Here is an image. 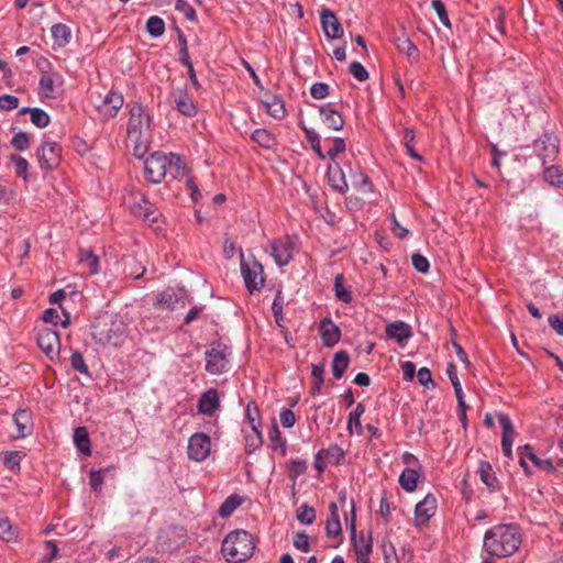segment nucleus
I'll return each instance as SVG.
<instances>
[{
    "instance_id": "37",
    "label": "nucleus",
    "mask_w": 563,
    "mask_h": 563,
    "mask_svg": "<svg viewBox=\"0 0 563 563\" xmlns=\"http://www.w3.org/2000/svg\"><path fill=\"white\" fill-rule=\"evenodd\" d=\"M300 126L305 132L306 139L310 144L311 148L313 150V152L320 159H324L325 154L321 150V141L319 134L313 129H309L303 124H300Z\"/></svg>"
},
{
    "instance_id": "53",
    "label": "nucleus",
    "mask_w": 563,
    "mask_h": 563,
    "mask_svg": "<svg viewBox=\"0 0 563 563\" xmlns=\"http://www.w3.org/2000/svg\"><path fill=\"white\" fill-rule=\"evenodd\" d=\"M431 5H432L433 10L437 12L439 20L441 21L443 26L451 29L452 27L451 21L449 19L446 8H445L444 3L442 2V0H432Z\"/></svg>"
},
{
    "instance_id": "24",
    "label": "nucleus",
    "mask_w": 563,
    "mask_h": 563,
    "mask_svg": "<svg viewBox=\"0 0 563 563\" xmlns=\"http://www.w3.org/2000/svg\"><path fill=\"white\" fill-rule=\"evenodd\" d=\"M13 422L16 428V433L14 438L21 439L25 438L31 433L32 430V416L31 412L26 409H19L13 415Z\"/></svg>"
},
{
    "instance_id": "4",
    "label": "nucleus",
    "mask_w": 563,
    "mask_h": 563,
    "mask_svg": "<svg viewBox=\"0 0 563 563\" xmlns=\"http://www.w3.org/2000/svg\"><path fill=\"white\" fill-rule=\"evenodd\" d=\"M48 70L38 66L41 78L38 81V95L42 98L54 99L62 92L64 78L58 71L51 70L52 66L44 59Z\"/></svg>"
},
{
    "instance_id": "31",
    "label": "nucleus",
    "mask_w": 563,
    "mask_h": 563,
    "mask_svg": "<svg viewBox=\"0 0 563 563\" xmlns=\"http://www.w3.org/2000/svg\"><path fill=\"white\" fill-rule=\"evenodd\" d=\"M478 473L481 481L489 488L490 492H494L498 481L490 463L481 461L478 464Z\"/></svg>"
},
{
    "instance_id": "51",
    "label": "nucleus",
    "mask_w": 563,
    "mask_h": 563,
    "mask_svg": "<svg viewBox=\"0 0 563 563\" xmlns=\"http://www.w3.org/2000/svg\"><path fill=\"white\" fill-rule=\"evenodd\" d=\"M365 411V406L361 402L356 405L354 410L349 416L347 430L353 433V427L361 429V417Z\"/></svg>"
},
{
    "instance_id": "25",
    "label": "nucleus",
    "mask_w": 563,
    "mask_h": 563,
    "mask_svg": "<svg viewBox=\"0 0 563 563\" xmlns=\"http://www.w3.org/2000/svg\"><path fill=\"white\" fill-rule=\"evenodd\" d=\"M397 49L404 53L411 64H417L420 59V52L416 44L408 37L397 38L395 42Z\"/></svg>"
},
{
    "instance_id": "2",
    "label": "nucleus",
    "mask_w": 563,
    "mask_h": 563,
    "mask_svg": "<svg viewBox=\"0 0 563 563\" xmlns=\"http://www.w3.org/2000/svg\"><path fill=\"white\" fill-rule=\"evenodd\" d=\"M254 550L253 536L243 529L229 532L221 544V553L229 563L245 562L253 555Z\"/></svg>"
},
{
    "instance_id": "46",
    "label": "nucleus",
    "mask_w": 563,
    "mask_h": 563,
    "mask_svg": "<svg viewBox=\"0 0 563 563\" xmlns=\"http://www.w3.org/2000/svg\"><path fill=\"white\" fill-rule=\"evenodd\" d=\"M70 365L74 371L84 374L86 376H91L89 367L87 366L84 356L79 351H74L70 356Z\"/></svg>"
},
{
    "instance_id": "13",
    "label": "nucleus",
    "mask_w": 563,
    "mask_h": 563,
    "mask_svg": "<svg viewBox=\"0 0 563 563\" xmlns=\"http://www.w3.org/2000/svg\"><path fill=\"white\" fill-rule=\"evenodd\" d=\"M351 512L352 518L350 522V530H351V541L354 548V552L356 558H365L369 556L373 550V540L371 533L365 538L363 533H361L358 537L356 536V527H355V510H354V503H351Z\"/></svg>"
},
{
    "instance_id": "6",
    "label": "nucleus",
    "mask_w": 563,
    "mask_h": 563,
    "mask_svg": "<svg viewBox=\"0 0 563 563\" xmlns=\"http://www.w3.org/2000/svg\"><path fill=\"white\" fill-rule=\"evenodd\" d=\"M534 155L541 161L542 165L554 162L560 152V140L556 135L544 132L532 143Z\"/></svg>"
},
{
    "instance_id": "10",
    "label": "nucleus",
    "mask_w": 563,
    "mask_h": 563,
    "mask_svg": "<svg viewBox=\"0 0 563 563\" xmlns=\"http://www.w3.org/2000/svg\"><path fill=\"white\" fill-rule=\"evenodd\" d=\"M168 154L155 152L144 162V173L148 181L159 184L167 175Z\"/></svg>"
},
{
    "instance_id": "5",
    "label": "nucleus",
    "mask_w": 563,
    "mask_h": 563,
    "mask_svg": "<svg viewBox=\"0 0 563 563\" xmlns=\"http://www.w3.org/2000/svg\"><path fill=\"white\" fill-rule=\"evenodd\" d=\"M151 117L146 113V109L141 103H135L130 110V119L128 122L129 140H136L145 136L150 131Z\"/></svg>"
},
{
    "instance_id": "8",
    "label": "nucleus",
    "mask_w": 563,
    "mask_h": 563,
    "mask_svg": "<svg viewBox=\"0 0 563 563\" xmlns=\"http://www.w3.org/2000/svg\"><path fill=\"white\" fill-rule=\"evenodd\" d=\"M241 255V274L244 279L246 289L252 294L258 291L264 286V268L263 265L253 258L252 262L244 260L243 251L240 250Z\"/></svg>"
},
{
    "instance_id": "26",
    "label": "nucleus",
    "mask_w": 563,
    "mask_h": 563,
    "mask_svg": "<svg viewBox=\"0 0 563 563\" xmlns=\"http://www.w3.org/2000/svg\"><path fill=\"white\" fill-rule=\"evenodd\" d=\"M543 180L552 187L563 189V169L559 165H550L543 169Z\"/></svg>"
},
{
    "instance_id": "45",
    "label": "nucleus",
    "mask_w": 563,
    "mask_h": 563,
    "mask_svg": "<svg viewBox=\"0 0 563 563\" xmlns=\"http://www.w3.org/2000/svg\"><path fill=\"white\" fill-rule=\"evenodd\" d=\"M0 539L10 542L16 539V530L7 517L0 515Z\"/></svg>"
},
{
    "instance_id": "19",
    "label": "nucleus",
    "mask_w": 563,
    "mask_h": 563,
    "mask_svg": "<svg viewBox=\"0 0 563 563\" xmlns=\"http://www.w3.org/2000/svg\"><path fill=\"white\" fill-rule=\"evenodd\" d=\"M220 407L219 393L216 388H209L198 399V412L205 416H212Z\"/></svg>"
},
{
    "instance_id": "61",
    "label": "nucleus",
    "mask_w": 563,
    "mask_h": 563,
    "mask_svg": "<svg viewBox=\"0 0 563 563\" xmlns=\"http://www.w3.org/2000/svg\"><path fill=\"white\" fill-rule=\"evenodd\" d=\"M330 93V87L325 82H314L310 88V95L313 99H324Z\"/></svg>"
},
{
    "instance_id": "17",
    "label": "nucleus",
    "mask_w": 563,
    "mask_h": 563,
    "mask_svg": "<svg viewBox=\"0 0 563 563\" xmlns=\"http://www.w3.org/2000/svg\"><path fill=\"white\" fill-rule=\"evenodd\" d=\"M321 26L328 38L336 40L343 36V27L330 9H322L320 13Z\"/></svg>"
},
{
    "instance_id": "47",
    "label": "nucleus",
    "mask_w": 563,
    "mask_h": 563,
    "mask_svg": "<svg viewBox=\"0 0 563 563\" xmlns=\"http://www.w3.org/2000/svg\"><path fill=\"white\" fill-rule=\"evenodd\" d=\"M499 423L503 428L501 440L514 441L515 429L511 419L506 413L498 415Z\"/></svg>"
},
{
    "instance_id": "43",
    "label": "nucleus",
    "mask_w": 563,
    "mask_h": 563,
    "mask_svg": "<svg viewBox=\"0 0 563 563\" xmlns=\"http://www.w3.org/2000/svg\"><path fill=\"white\" fill-rule=\"evenodd\" d=\"M263 444L261 428L252 430L251 433L245 435V452L253 453Z\"/></svg>"
},
{
    "instance_id": "55",
    "label": "nucleus",
    "mask_w": 563,
    "mask_h": 563,
    "mask_svg": "<svg viewBox=\"0 0 563 563\" xmlns=\"http://www.w3.org/2000/svg\"><path fill=\"white\" fill-rule=\"evenodd\" d=\"M388 219L390 221V231L393 234L400 240L406 239L409 234V231L398 222L394 212H390Z\"/></svg>"
},
{
    "instance_id": "7",
    "label": "nucleus",
    "mask_w": 563,
    "mask_h": 563,
    "mask_svg": "<svg viewBox=\"0 0 563 563\" xmlns=\"http://www.w3.org/2000/svg\"><path fill=\"white\" fill-rule=\"evenodd\" d=\"M297 238L291 235H284L274 239L269 243V254L279 267L288 265L292 258L296 250Z\"/></svg>"
},
{
    "instance_id": "54",
    "label": "nucleus",
    "mask_w": 563,
    "mask_h": 563,
    "mask_svg": "<svg viewBox=\"0 0 563 563\" xmlns=\"http://www.w3.org/2000/svg\"><path fill=\"white\" fill-rule=\"evenodd\" d=\"M175 9L181 12L187 20L197 22L196 10L186 0H176Z\"/></svg>"
},
{
    "instance_id": "56",
    "label": "nucleus",
    "mask_w": 563,
    "mask_h": 563,
    "mask_svg": "<svg viewBox=\"0 0 563 563\" xmlns=\"http://www.w3.org/2000/svg\"><path fill=\"white\" fill-rule=\"evenodd\" d=\"M382 550L384 563H399L396 549L390 541H383Z\"/></svg>"
},
{
    "instance_id": "3",
    "label": "nucleus",
    "mask_w": 563,
    "mask_h": 563,
    "mask_svg": "<svg viewBox=\"0 0 563 563\" xmlns=\"http://www.w3.org/2000/svg\"><path fill=\"white\" fill-rule=\"evenodd\" d=\"M231 350L221 342H212L206 351V371L211 375H219L229 369Z\"/></svg>"
},
{
    "instance_id": "30",
    "label": "nucleus",
    "mask_w": 563,
    "mask_h": 563,
    "mask_svg": "<svg viewBox=\"0 0 563 563\" xmlns=\"http://www.w3.org/2000/svg\"><path fill=\"white\" fill-rule=\"evenodd\" d=\"M519 454V463L523 467L526 473H529L528 465L526 463V457L529 459L534 465L542 466L543 464L550 465L549 461H541L537 454L534 453L533 448L530 444H526L523 446L518 448Z\"/></svg>"
},
{
    "instance_id": "32",
    "label": "nucleus",
    "mask_w": 563,
    "mask_h": 563,
    "mask_svg": "<svg viewBox=\"0 0 563 563\" xmlns=\"http://www.w3.org/2000/svg\"><path fill=\"white\" fill-rule=\"evenodd\" d=\"M350 364V356L346 351H338L332 361V374L336 379L343 377L347 366Z\"/></svg>"
},
{
    "instance_id": "60",
    "label": "nucleus",
    "mask_w": 563,
    "mask_h": 563,
    "mask_svg": "<svg viewBox=\"0 0 563 563\" xmlns=\"http://www.w3.org/2000/svg\"><path fill=\"white\" fill-rule=\"evenodd\" d=\"M346 148L345 141L342 137H334L333 146L328 151L325 157L328 156L333 163L339 154L343 153Z\"/></svg>"
},
{
    "instance_id": "50",
    "label": "nucleus",
    "mask_w": 563,
    "mask_h": 563,
    "mask_svg": "<svg viewBox=\"0 0 563 563\" xmlns=\"http://www.w3.org/2000/svg\"><path fill=\"white\" fill-rule=\"evenodd\" d=\"M245 418L252 430L261 428L260 411L254 402H250L245 409Z\"/></svg>"
},
{
    "instance_id": "36",
    "label": "nucleus",
    "mask_w": 563,
    "mask_h": 563,
    "mask_svg": "<svg viewBox=\"0 0 563 563\" xmlns=\"http://www.w3.org/2000/svg\"><path fill=\"white\" fill-rule=\"evenodd\" d=\"M73 438H74V442H75L77 449L81 453H84L87 456L91 454L90 439H89V434H88V431L86 430V428H84V427L76 428L74 431Z\"/></svg>"
},
{
    "instance_id": "12",
    "label": "nucleus",
    "mask_w": 563,
    "mask_h": 563,
    "mask_svg": "<svg viewBox=\"0 0 563 563\" xmlns=\"http://www.w3.org/2000/svg\"><path fill=\"white\" fill-rule=\"evenodd\" d=\"M41 168L53 170L62 158V146L57 142L43 141L41 147L36 152Z\"/></svg>"
},
{
    "instance_id": "62",
    "label": "nucleus",
    "mask_w": 563,
    "mask_h": 563,
    "mask_svg": "<svg viewBox=\"0 0 563 563\" xmlns=\"http://www.w3.org/2000/svg\"><path fill=\"white\" fill-rule=\"evenodd\" d=\"M12 146L18 151H25L30 145L29 135L25 132L15 133L11 140Z\"/></svg>"
},
{
    "instance_id": "49",
    "label": "nucleus",
    "mask_w": 563,
    "mask_h": 563,
    "mask_svg": "<svg viewBox=\"0 0 563 563\" xmlns=\"http://www.w3.org/2000/svg\"><path fill=\"white\" fill-rule=\"evenodd\" d=\"M296 517L301 523L311 525L316 519V510L311 506L302 504L297 509Z\"/></svg>"
},
{
    "instance_id": "18",
    "label": "nucleus",
    "mask_w": 563,
    "mask_h": 563,
    "mask_svg": "<svg viewBox=\"0 0 563 563\" xmlns=\"http://www.w3.org/2000/svg\"><path fill=\"white\" fill-rule=\"evenodd\" d=\"M319 332L325 347L334 346L341 338V330L331 318H324L320 321Z\"/></svg>"
},
{
    "instance_id": "27",
    "label": "nucleus",
    "mask_w": 563,
    "mask_h": 563,
    "mask_svg": "<svg viewBox=\"0 0 563 563\" xmlns=\"http://www.w3.org/2000/svg\"><path fill=\"white\" fill-rule=\"evenodd\" d=\"M51 34L54 43L59 47H65L71 40V31L69 26L63 23L53 24L51 27Z\"/></svg>"
},
{
    "instance_id": "21",
    "label": "nucleus",
    "mask_w": 563,
    "mask_h": 563,
    "mask_svg": "<svg viewBox=\"0 0 563 563\" xmlns=\"http://www.w3.org/2000/svg\"><path fill=\"white\" fill-rule=\"evenodd\" d=\"M327 178L329 186L339 194H345L349 189L343 169L338 163L328 166Z\"/></svg>"
},
{
    "instance_id": "1",
    "label": "nucleus",
    "mask_w": 563,
    "mask_h": 563,
    "mask_svg": "<svg viewBox=\"0 0 563 563\" xmlns=\"http://www.w3.org/2000/svg\"><path fill=\"white\" fill-rule=\"evenodd\" d=\"M522 536L517 525L500 523L486 531L484 549L487 553L498 558H507L518 551Z\"/></svg>"
},
{
    "instance_id": "52",
    "label": "nucleus",
    "mask_w": 563,
    "mask_h": 563,
    "mask_svg": "<svg viewBox=\"0 0 563 563\" xmlns=\"http://www.w3.org/2000/svg\"><path fill=\"white\" fill-rule=\"evenodd\" d=\"M240 506V501L236 496L228 497L219 508V515L222 518L229 517Z\"/></svg>"
},
{
    "instance_id": "23",
    "label": "nucleus",
    "mask_w": 563,
    "mask_h": 563,
    "mask_svg": "<svg viewBox=\"0 0 563 563\" xmlns=\"http://www.w3.org/2000/svg\"><path fill=\"white\" fill-rule=\"evenodd\" d=\"M265 99L262 101L267 113L276 120H280L285 117V102L284 100L276 95L271 92H265Z\"/></svg>"
},
{
    "instance_id": "16",
    "label": "nucleus",
    "mask_w": 563,
    "mask_h": 563,
    "mask_svg": "<svg viewBox=\"0 0 563 563\" xmlns=\"http://www.w3.org/2000/svg\"><path fill=\"white\" fill-rule=\"evenodd\" d=\"M438 501L433 494H428L415 508L416 526H422L428 522L435 514Z\"/></svg>"
},
{
    "instance_id": "59",
    "label": "nucleus",
    "mask_w": 563,
    "mask_h": 563,
    "mask_svg": "<svg viewBox=\"0 0 563 563\" xmlns=\"http://www.w3.org/2000/svg\"><path fill=\"white\" fill-rule=\"evenodd\" d=\"M349 71L358 81H365L368 78V71L360 62H352Z\"/></svg>"
},
{
    "instance_id": "63",
    "label": "nucleus",
    "mask_w": 563,
    "mask_h": 563,
    "mask_svg": "<svg viewBox=\"0 0 563 563\" xmlns=\"http://www.w3.org/2000/svg\"><path fill=\"white\" fill-rule=\"evenodd\" d=\"M294 547L302 552L310 551L309 537L305 531H298L294 537Z\"/></svg>"
},
{
    "instance_id": "64",
    "label": "nucleus",
    "mask_w": 563,
    "mask_h": 563,
    "mask_svg": "<svg viewBox=\"0 0 563 563\" xmlns=\"http://www.w3.org/2000/svg\"><path fill=\"white\" fill-rule=\"evenodd\" d=\"M418 382L426 388L434 387L431 371L428 367H420L417 372Z\"/></svg>"
},
{
    "instance_id": "20",
    "label": "nucleus",
    "mask_w": 563,
    "mask_h": 563,
    "mask_svg": "<svg viewBox=\"0 0 563 563\" xmlns=\"http://www.w3.org/2000/svg\"><path fill=\"white\" fill-rule=\"evenodd\" d=\"M385 333L388 339H394L400 346L412 336L411 327L404 321H394L386 325Z\"/></svg>"
},
{
    "instance_id": "14",
    "label": "nucleus",
    "mask_w": 563,
    "mask_h": 563,
    "mask_svg": "<svg viewBox=\"0 0 563 563\" xmlns=\"http://www.w3.org/2000/svg\"><path fill=\"white\" fill-rule=\"evenodd\" d=\"M37 344L40 349L51 358L58 356L60 342L56 331L51 329L41 330L37 334Z\"/></svg>"
},
{
    "instance_id": "11",
    "label": "nucleus",
    "mask_w": 563,
    "mask_h": 563,
    "mask_svg": "<svg viewBox=\"0 0 563 563\" xmlns=\"http://www.w3.org/2000/svg\"><path fill=\"white\" fill-rule=\"evenodd\" d=\"M211 452V439L205 432H196L188 440L187 454L189 460L203 462Z\"/></svg>"
},
{
    "instance_id": "41",
    "label": "nucleus",
    "mask_w": 563,
    "mask_h": 563,
    "mask_svg": "<svg viewBox=\"0 0 563 563\" xmlns=\"http://www.w3.org/2000/svg\"><path fill=\"white\" fill-rule=\"evenodd\" d=\"M324 457L330 464L340 465L343 463L345 453L338 444H331L328 449L322 450Z\"/></svg>"
},
{
    "instance_id": "15",
    "label": "nucleus",
    "mask_w": 563,
    "mask_h": 563,
    "mask_svg": "<svg viewBox=\"0 0 563 563\" xmlns=\"http://www.w3.org/2000/svg\"><path fill=\"white\" fill-rule=\"evenodd\" d=\"M123 103L124 98L120 92L109 91L98 107V111L103 120H109L117 117Z\"/></svg>"
},
{
    "instance_id": "39",
    "label": "nucleus",
    "mask_w": 563,
    "mask_h": 563,
    "mask_svg": "<svg viewBox=\"0 0 563 563\" xmlns=\"http://www.w3.org/2000/svg\"><path fill=\"white\" fill-rule=\"evenodd\" d=\"M251 139L264 148H271L275 144L274 135L266 129H256Z\"/></svg>"
},
{
    "instance_id": "48",
    "label": "nucleus",
    "mask_w": 563,
    "mask_h": 563,
    "mask_svg": "<svg viewBox=\"0 0 563 563\" xmlns=\"http://www.w3.org/2000/svg\"><path fill=\"white\" fill-rule=\"evenodd\" d=\"M30 114H31V122L35 126L42 129V128H45V126L48 125V123H49V115L43 109H41V108H32L30 110Z\"/></svg>"
},
{
    "instance_id": "35",
    "label": "nucleus",
    "mask_w": 563,
    "mask_h": 563,
    "mask_svg": "<svg viewBox=\"0 0 563 563\" xmlns=\"http://www.w3.org/2000/svg\"><path fill=\"white\" fill-rule=\"evenodd\" d=\"M170 176L175 179L180 178L183 176H187L186 165L180 155L169 153L168 154V168Z\"/></svg>"
},
{
    "instance_id": "44",
    "label": "nucleus",
    "mask_w": 563,
    "mask_h": 563,
    "mask_svg": "<svg viewBox=\"0 0 563 563\" xmlns=\"http://www.w3.org/2000/svg\"><path fill=\"white\" fill-rule=\"evenodd\" d=\"M323 373H324L323 365L312 364V366H311V376H312L311 393H312V395L320 393L321 387L323 385Z\"/></svg>"
},
{
    "instance_id": "9",
    "label": "nucleus",
    "mask_w": 563,
    "mask_h": 563,
    "mask_svg": "<svg viewBox=\"0 0 563 563\" xmlns=\"http://www.w3.org/2000/svg\"><path fill=\"white\" fill-rule=\"evenodd\" d=\"M130 210L135 217L141 218L151 227H155L156 229L158 228L161 213L143 194L132 196Z\"/></svg>"
},
{
    "instance_id": "28",
    "label": "nucleus",
    "mask_w": 563,
    "mask_h": 563,
    "mask_svg": "<svg viewBox=\"0 0 563 563\" xmlns=\"http://www.w3.org/2000/svg\"><path fill=\"white\" fill-rule=\"evenodd\" d=\"M175 107L179 113L186 117H194L197 113V107L186 91H180L175 98Z\"/></svg>"
},
{
    "instance_id": "29",
    "label": "nucleus",
    "mask_w": 563,
    "mask_h": 563,
    "mask_svg": "<svg viewBox=\"0 0 563 563\" xmlns=\"http://www.w3.org/2000/svg\"><path fill=\"white\" fill-rule=\"evenodd\" d=\"M78 258L79 264L87 268L90 275L99 273V258L91 250L81 249Z\"/></svg>"
},
{
    "instance_id": "42",
    "label": "nucleus",
    "mask_w": 563,
    "mask_h": 563,
    "mask_svg": "<svg viewBox=\"0 0 563 563\" xmlns=\"http://www.w3.org/2000/svg\"><path fill=\"white\" fill-rule=\"evenodd\" d=\"M146 31L153 37H159L165 32V22L157 15H152L146 21Z\"/></svg>"
},
{
    "instance_id": "34",
    "label": "nucleus",
    "mask_w": 563,
    "mask_h": 563,
    "mask_svg": "<svg viewBox=\"0 0 563 563\" xmlns=\"http://www.w3.org/2000/svg\"><path fill=\"white\" fill-rule=\"evenodd\" d=\"M180 300L175 289L168 288L157 295L155 306L164 309H175Z\"/></svg>"
},
{
    "instance_id": "33",
    "label": "nucleus",
    "mask_w": 563,
    "mask_h": 563,
    "mask_svg": "<svg viewBox=\"0 0 563 563\" xmlns=\"http://www.w3.org/2000/svg\"><path fill=\"white\" fill-rule=\"evenodd\" d=\"M419 473L415 468L406 467L399 476V485L408 493H412L417 488Z\"/></svg>"
},
{
    "instance_id": "38",
    "label": "nucleus",
    "mask_w": 563,
    "mask_h": 563,
    "mask_svg": "<svg viewBox=\"0 0 563 563\" xmlns=\"http://www.w3.org/2000/svg\"><path fill=\"white\" fill-rule=\"evenodd\" d=\"M268 439L272 450H279L282 455L286 454V440L283 438L282 432L276 424H274L269 430Z\"/></svg>"
},
{
    "instance_id": "22",
    "label": "nucleus",
    "mask_w": 563,
    "mask_h": 563,
    "mask_svg": "<svg viewBox=\"0 0 563 563\" xmlns=\"http://www.w3.org/2000/svg\"><path fill=\"white\" fill-rule=\"evenodd\" d=\"M319 113L322 118V122L327 128L339 131L344 125V120L341 113L333 108L332 103H324L319 106Z\"/></svg>"
},
{
    "instance_id": "40",
    "label": "nucleus",
    "mask_w": 563,
    "mask_h": 563,
    "mask_svg": "<svg viewBox=\"0 0 563 563\" xmlns=\"http://www.w3.org/2000/svg\"><path fill=\"white\" fill-rule=\"evenodd\" d=\"M334 294L339 301L351 303L353 300L352 292L343 285V275L338 274L334 278Z\"/></svg>"
},
{
    "instance_id": "58",
    "label": "nucleus",
    "mask_w": 563,
    "mask_h": 563,
    "mask_svg": "<svg viewBox=\"0 0 563 563\" xmlns=\"http://www.w3.org/2000/svg\"><path fill=\"white\" fill-rule=\"evenodd\" d=\"M11 161L14 164V169H15L16 176L21 177L25 180L27 177V169H29L27 161L21 156H12Z\"/></svg>"
},
{
    "instance_id": "57",
    "label": "nucleus",
    "mask_w": 563,
    "mask_h": 563,
    "mask_svg": "<svg viewBox=\"0 0 563 563\" xmlns=\"http://www.w3.org/2000/svg\"><path fill=\"white\" fill-rule=\"evenodd\" d=\"M411 263L415 269L419 273L426 274L429 272L430 263L426 256L420 253H415L411 256Z\"/></svg>"
}]
</instances>
